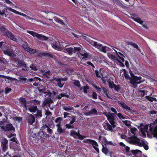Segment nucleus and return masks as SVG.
<instances>
[{"label": "nucleus", "instance_id": "nucleus-1", "mask_svg": "<svg viewBox=\"0 0 157 157\" xmlns=\"http://www.w3.org/2000/svg\"><path fill=\"white\" fill-rule=\"evenodd\" d=\"M130 139L132 140L129 141L130 143L136 145L140 147L143 146L146 150H147L148 149V146L146 144L143 140H142L141 142H140V139L136 136L134 135L133 136H131L130 137Z\"/></svg>", "mask_w": 157, "mask_h": 157}, {"label": "nucleus", "instance_id": "nucleus-2", "mask_svg": "<svg viewBox=\"0 0 157 157\" xmlns=\"http://www.w3.org/2000/svg\"><path fill=\"white\" fill-rule=\"evenodd\" d=\"M38 139L39 143H43L45 140L49 137V136L46 132L43 131V129L41 128L40 131L37 133Z\"/></svg>", "mask_w": 157, "mask_h": 157}, {"label": "nucleus", "instance_id": "nucleus-3", "mask_svg": "<svg viewBox=\"0 0 157 157\" xmlns=\"http://www.w3.org/2000/svg\"><path fill=\"white\" fill-rule=\"evenodd\" d=\"M131 78L130 80V83L133 86H135L136 84H140L142 83V82L140 80L141 77H139L136 76L132 72H130Z\"/></svg>", "mask_w": 157, "mask_h": 157}, {"label": "nucleus", "instance_id": "nucleus-4", "mask_svg": "<svg viewBox=\"0 0 157 157\" xmlns=\"http://www.w3.org/2000/svg\"><path fill=\"white\" fill-rule=\"evenodd\" d=\"M2 50L3 53L10 57H14L16 56V54L10 47L8 46H4L2 48Z\"/></svg>", "mask_w": 157, "mask_h": 157}, {"label": "nucleus", "instance_id": "nucleus-5", "mask_svg": "<svg viewBox=\"0 0 157 157\" xmlns=\"http://www.w3.org/2000/svg\"><path fill=\"white\" fill-rule=\"evenodd\" d=\"M84 143L90 144L92 145L93 148L98 153L99 152V150L98 148L96 147L98 146V144L97 142L94 140L90 139H85L83 141Z\"/></svg>", "mask_w": 157, "mask_h": 157}, {"label": "nucleus", "instance_id": "nucleus-6", "mask_svg": "<svg viewBox=\"0 0 157 157\" xmlns=\"http://www.w3.org/2000/svg\"><path fill=\"white\" fill-rule=\"evenodd\" d=\"M114 113H109L108 114L106 115V116L107 117V119L109 121V123L113 125V126H116L115 124V121H116V119L114 117Z\"/></svg>", "mask_w": 157, "mask_h": 157}, {"label": "nucleus", "instance_id": "nucleus-7", "mask_svg": "<svg viewBox=\"0 0 157 157\" xmlns=\"http://www.w3.org/2000/svg\"><path fill=\"white\" fill-rule=\"evenodd\" d=\"M70 135L75 139L78 138L80 140H83L86 136L81 135L80 133V131L78 130L77 132H75L74 130H72L71 131Z\"/></svg>", "mask_w": 157, "mask_h": 157}, {"label": "nucleus", "instance_id": "nucleus-8", "mask_svg": "<svg viewBox=\"0 0 157 157\" xmlns=\"http://www.w3.org/2000/svg\"><path fill=\"white\" fill-rule=\"evenodd\" d=\"M16 63L18 67H24V68L22 69V71H26L27 70V64L25 63L24 60L19 59L17 61Z\"/></svg>", "mask_w": 157, "mask_h": 157}, {"label": "nucleus", "instance_id": "nucleus-9", "mask_svg": "<svg viewBox=\"0 0 157 157\" xmlns=\"http://www.w3.org/2000/svg\"><path fill=\"white\" fill-rule=\"evenodd\" d=\"M2 129L5 132L7 131H15V128L11 123L6 124L4 126L2 127Z\"/></svg>", "mask_w": 157, "mask_h": 157}, {"label": "nucleus", "instance_id": "nucleus-10", "mask_svg": "<svg viewBox=\"0 0 157 157\" xmlns=\"http://www.w3.org/2000/svg\"><path fill=\"white\" fill-rule=\"evenodd\" d=\"M37 139V134L36 135L35 133L32 132L29 134V136L28 137L29 140L33 142L37 143H39L38 140Z\"/></svg>", "mask_w": 157, "mask_h": 157}, {"label": "nucleus", "instance_id": "nucleus-11", "mask_svg": "<svg viewBox=\"0 0 157 157\" xmlns=\"http://www.w3.org/2000/svg\"><path fill=\"white\" fill-rule=\"evenodd\" d=\"M104 73V70L103 68H101L99 71L95 70L94 75L96 78H100L103 77Z\"/></svg>", "mask_w": 157, "mask_h": 157}, {"label": "nucleus", "instance_id": "nucleus-12", "mask_svg": "<svg viewBox=\"0 0 157 157\" xmlns=\"http://www.w3.org/2000/svg\"><path fill=\"white\" fill-rule=\"evenodd\" d=\"M8 144L7 140L6 138L3 139L1 143L2 150L3 152H5L8 149Z\"/></svg>", "mask_w": 157, "mask_h": 157}, {"label": "nucleus", "instance_id": "nucleus-13", "mask_svg": "<svg viewBox=\"0 0 157 157\" xmlns=\"http://www.w3.org/2000/svg\"><path fill=\"white\" fill-rule=\"evenodd\" d=\"M104 128L107 130L111 132H113V128H114L116 126L113 127L112 124H110L108 121H105L103 124Z\"/></svg>", "mask_w": 157, "mask_h": 157}, {"label": "nucleus", "instance_id": "nucleus-14", "mask_svg": "<svg viewBox=\"0 0 157 157\" xmlns=\"http://www.w3.org/2000/svg\"><path fill=\"white\" fill-rule=\"evenodd\" d=\"M4 35L6 36L11 40L15 41H16L17 40V39L15 37L14 34L8 30H6L5 33Z\"/></svg>", "mask_w": 157, "mask_h": 157}, {"label": "nucleus", "instance_id": "nucleus-15", "mask_svg": "<svg viewBox=\"0 0 157 157\" xmlns=\"http://www.w3.org/2000/svg\"><path fill=\"white\" fill-rule=\"evenodd\" d=\"M120 106L124 109L126 110L128 112H132V109L130 107H129L124 102L121 101L119 103Z\"/></svg>", "mask_w": 157, "mask_h": 157}, {"label": "nucleus", "instance_id": "nucleus-16", "mask_svg": "<svg viewBox=\"0 0 157 157\" xmlns=\"http://www.w3.org/2000/svg\"><path fill=\"white\" fill-rule=\"evenodd\" d=\"M35 121V119L34 116L31 114H29L27 117V122L29 124L32 125L34 123Z\"/></svg>", "mask_w": 157, "mask_h": 157}, {"label": "nucleus", "instance_id": "nucleus-17", "mask_svg": "<svg viewBox=\"0 0 157 157\" xmlns=\"http://www.w3.org/2000/svg\"><path fill=\"white\" fill-rule=\"evenodd\" d=\"M40 56L41 57H45L48 58L53 57V56L51 53L41 52L40 53Z\"/></svg>", "mask_w": 157, "mask_h": 157}, {"label": "nucleus", "instance_id": "nucleus-18", "mask_svg": "<svg viewBox=\"0 0 157 157\" xmlns=\"http://www.w3.org/2000/svg\"><path fill=\"white\" fill-rule=\"evenodd\" d=\"M41 128L43 130L46 128H47V131L51 135L52 134V130L50 129L47 124H43Z\"/></svg>", "mask_w": 157, "mask_h": 157}, {"label": "nucleus", "instance_id": "nucleus-19", "mask_svg": "<svg viewBox=\"0 0 157 157\" xmlns=\"http://www.w3.org/2000/svg\"><path fill=\"white\" fill-rule=\"evenodd\" d=\"M56 126L57 127V131L58 132L59 134L64 133L65 132V130L61 127V125L56 124Z\"/></svg>", "mask_w": 157, "mask_h": 157}, {"label": "nucleus", "instance_id": "nucleus-20", "mask_svg": "<svg viewBox=\"0 0 157 157\" xmlns=\"http://www.w3.org/2000/svg\"><path fill=\"white\" fill-rule=\"evenodd\" d=\"M55 80L57 82V86L59 88H62L64 85V83H62V82L61 81V80H60V78H56L55 79Z\"/></svg>", "mask_w": 157, "mask_h": 157}, {"label": "nucleus", "instance_id": "nucleus-21", "mask_svg": "<svg viewBox=\"0 0 157 157\" xmlns=\"http://www.w3.org/2000/svg\"><path fill=\"white\" fill-rule=\"evenodd\" d=\"M97 113V110L95 109H92L88 112L86 113L85 115H90L92 114H96Z\"/></svg>", "mask_w": 157, "mask_h": 157}, {"label": "nucleus", "instance_id": "nucleus-22", "mask_svg": "<svg viewBox=\"0 0 157 157\" xmlns=\"http://www.w3.org/2000/svg\"><path fill=\"white\" fill-rule=\"evenodd\" d=\"M126 44L128 45H132L134 48H136L138 50L140 51V49L139 48L138 45L136 44L130 42H127Z\"/></svg>", "mask_w": 157, "mask_h": 157}, {"label": "nucleus", "instance_id": "nucleus-23", "mask_svg": "<svg viewBox=\"0 0 157 157\" xmlns=\"http://www.w3.org/2000/svg\"><path fill=\"white\" fill-rule=\"evenodd\" d=\"M59 42H57L54 41H53L52 44V47L55 49L59 48Z\"/></svg>", "mask_w": 157, "mask_h": 157}, {"label": "nucleus", "instance_id": "nucleus-24", "mask_svg": "<svg viewBox=\"0 0 157 157\" xmlns=\"http://www.w3.org/2000/svg\"><path fill=\"white\" fill-rule=\"evenodd\" d=\"M27 32L34 37H39V34L33 31L27 30Z\"/></svg>", "mask_w": 157, "mask_h": 157}, {"label": "nucleus", "instance_id": "nucleus-25", "mask_svg": "<svg viewBox=\"0 0 157 157\" xmlns=\"http://www.w3.org/2000/svg\"><path fill=\"white\" fill-rule=\"evenodd\" d=\"M151 132L154 137H155L157 139V127H155L153 130Z\"/></svg>", "mask_w": 157, "mask_h": 157}, {"label": "nucleus", "instance_id": "nucleus-26", "mask_svg": "<svg viewBox=\"0 0 157 157\" xmlns=\"http://www.w3.org/2000/svg\"><path fill=\"white\" fill-rule=\"evenodd\" d=\"M131 18L134 21L140 23V24H142L143 23V21H141V19L140 18L131 17Z\"/></svg>", "mask_w": 157, "mask_h": 157}, {"label": "nucleus", "instance_id": "nucleus-27", "mask_svg": "<svg viewBox=\"0 0 157 157\" xmlns=\"http://www.w3.org/2000/svg\"><path fill=\"white\" fill-rule=\"evenodd\" d=\"M54 19L55 21L57 22V23L60 24L62 25H64V23L63 22V21L61 19L57 17H54Z\"/></svg>", "mask_w": 157, "mask_h": 157}, {"label": "nucleus", "instance_id": "nucleus-28", "mask_svg": "<svg viewBox=\"0 0 157 157\" xmlns=\"http://www.w3.org/2000/svg\"><path fill=\"white\" fill-rule=\"evenodd\" d=\"M63 109L66 111H69L74 110V108L72 106H68V107L66 106H63Z\"/></svg>", "mask_w": 157, "mask_h": 157}, {"label": "nucleus", "instance_id": "nucleus-29", "mask_svg": "<svg viewBox=\"0 0 157 157\" xmlns=\"http://www.w3.org/2000/svg\"><path fill=\"white\" fill-rule=\"evenodd\" d=\"M123 70L124 71V75L125 79L127 80L129 79L130 80L131 78L130 77L129 75L128 74V72H127L126 70L124 69H123Z\"/></svg>", "mask_w": 157, "mask_h": 157}, {"label": "nucleus", "instance_id": "nucleus-30", "mask_svg": "<svg viewBox=\"0 0 157 157\" xmlns=\"http://www.w3.org/2000/svg\"><path fill=\"white\" fill-rule=\"evenodd\" d=\"M63 120V118L62 117H58L56 119L55 122L58 124H57L61 125Z\"/></svg>", "mask_w": 157, "mask_h": 157}, {"label": "nucleus", "instance_id": "nucleus-31", "mask_svg": "<svg viewBox=\"0 0 157 157\" xmlns=\"http://www.w3.org/2000/svg\"><path fill=\"white\" fill-rule=\"evenodd\" d=\"M102 148L101 150L104 153L105 155H106L109 152V149L106 147H105L102 145Z\"/></svg>", "mask_w": 157, "mask_h": 157}, {"label": "nucleus", "instance_id": "nucleus-32", "mask_svg": "<svg viewBox=\"0 0 157 157\" xmlns=\"http://www.w3.org/2000/svg\"><path fill=\"white\" fill-rule=\"evenodd\" d=\"M29 109L31 112L35 113L37 110V108L36 106H33L29 108Z\"/></svg>", "mask_w": 157, "mask_h": 157}, {"label": "nucleus", "instance_id": "nucleus-33", "mask_svg": "<svg viewBox=\"0 0 157 157\" xmlns=\"http://www.w3.org/2000/svg\"><path fill=\"white\" fill-rule=\"evenodd\" d=\"M66 50L70 55H71L73 54V48L71 47L67 48H66Z\"/></svg>", "mask_w": 157, "mask_h": 157}, {"label": "nucleus", "instance_id": "nucleus-34", "mask_svg": "<svg viewBox=\"0 0 157 157\" xmlns=\"http://www.w3.org/2000/svg\"><path fill=\"white\" fill-rule=\"evenodd\" d=\"M148 128V125H146L144 126L143 128H141L140 130L142 132H147Z\"/></svg>", "mask_w": 157, "mask_h": 157}, {"label": "nucleus", "instance_id": "nucleus-35", "mask_svg": "<svg viewBox=\"0 0 157 157\" xmlns=\"http://www.w3.org/2000/svg\"><path fill=\"white\" fill-rule=\"evenodd\" d=\"M22 47L26 51L28 52L29 49H30V48L28 46V44L26 43V44H23L22 45Z\"/></svg>", "mask_w": 157, "mask_h": 157}, {"label": "nucleus", "instance_id": "nucleus-36", "mask_svg": "<svg viewBox=\"0 0 157 157\" xmlns=\"http://www.w3.org/2000/svg\"><path fill=\"white\" fill-rule=\"evenodd\" d=\"M145 97L147 100L151 102H153V101H157V100L156 98L153 97H150L149 96H146Z\"/></svg>", "mask_w": 157, "mask_h": 157}, {"label": "nucleus", "instance_id": "nucleus-37", "mask_svg": "<svg viewBox=\"0 0 157 157\" xmlns=\"http://www.w3.org/2000/svg\"><path fill=\"white\" fill-rule=\"evenodd\" d=\"M39 37H37V38H39V39L42 40H48V37L45 36H44L41 35L40 34H39Z\"/></svg>", "mask_w": 157, "mask_h": 157}, {"label": "nucleus", "instance_id": "nucleus-38", "mask_svg": "<svg viewBox=\"0 0 157 157\" xmlns=\"http://www.w3.org/2000/svg\"><path fill=\"white\" fill-rule=\"evenodd\" d=\"M118 53L121 56H120L118 55L117 54L118 57L123 62H124V57H125V56L121 52H119Z\"/></svg>", "mask_w": 157, "mask_h": 157}, {"label": "nucleus", "instance_id": "nucleus-39", "mask_svg": "<svg viewBox=\"0 0 157 157\" xmlns=\"http://www.w3.org/2000/svg\"><path fill=\"white\" fill-rule=\"evenodd\" d=\"M66 71H67V73L69 75H72L74 74V70L71 68H67L66 69Z\"/></svg>", "mask_w": 157, "mask_h": 157}, {"label": "nucleus", "instance_id": "nucleus-40", "mask_svg": "<svg viewBox=\"0 0 157 157\" xmlns=\"http://www.w3.org/2000/svg\"><path fill=\"white\" fill-rule=\"evenodd\" d=\"M36 113L35 114V116L37 117H40L42 116L41 110H37Z\"/></svg>", "mask_w": 157, "mask_h": 157}, {"label": "nucleus", "instance_id": "nucleus-41", "mask_svg": "<svg viewBox=\"0 0 157 157\" xmlns=\"http://www.w3.org/2000/svg\"><path fill=\"white\" fill-rule=\"evenodd\" d=\"M139 92L141 95L142 97H144L145 95H147L146 93L147 91L145 90H141L139 91Z\"/></svg>", "mask_w": 157, "mask_h": 157}, {"label": "nucleus", "instance_id": "nucleus-42", "mask_svg": "<svg viewBox=\"0 0 157 157\" xmlns=\"http://www.w3.org/2000/svg\"><path fill=\"white\" fill-rule=\"evenodd\" d=\"M131 151L132 154L134 155H136L138 154V153L142 152L141 151L139 150H132Z\"/></svg>", "mask_w": 157, "mask_h": 157}, {"label": "nucleus", "instance_id": "nucleus-43", "mask_svg": "<svg viewBox=\"0 0 157 157\" xmlns=\"http://www.w3.org/2000/svg\"><path fill=\"white\" fill-rule=\"evenodd\" d=\"M113 88L117 92H119L121 89L120 86L119 85H117L115 84Z\"/></svg>", "mask_w": 157, "mask_h": 157}, {"label": "nucleus", "instance_id": "nucleus-44", "mask_svg": "<svg viewBox=\"0 0 157 157\" xmlns=\"http://www.w3.org/2000/svg\"><path fill=\"white\" fill-rule=\"evenodd\" d=\"M38 80L39 81H41V80L40 78L38 77H35L33 78H31L30 79V81L31 82L33 81H36Z\"/></svg>", "mask_w": 157, "mask_h": 157}, {"label": "nucleus", "instance_id": "nucleus-45", "mask_svg": "<svg viewBox=\"0 0 157 157\" xmlns=\"http://www.w3.org/2000/svg\"><path fill=\"white\" fill-rule=\"evenodd\" d=\"M74 82V85L77 86V87L79 88L81 87V85L80 84V82L78 80H75Z\"/></svg>", "mask_w": 157, "mask_h": 157}, {"label": "nucleus", "instance_id": "nucleus-46", "mask_svg": "<svg viewBox=\"0 0 157 157\" xmlns=\"http://www.w3.org/2000/svg\"><path fill=\"white\" fill-rule=\"evenodd\" d=\"M67 117H71V121H70V124H72L75 121V118L76 117V116H74L72 117H71L70 116H67Z\"/></svg>", "mask_w": 157, "mask_h": 157}, {"label": "nucleus", "instance_id": "nucleus-47", "mask_svg": "<svg viewBox=\"0 0 157 157\" xmlns=\"http://www.w3.org/2000/svg\"><path fill=\"white\" fill-rule=\"evenodd\" d=\"M19 101L22 104L24 105V104H26L27 101L25 98H20L19 100Z\"/></svg>", "mask_w": 157, "mask_h": 157}, {"label": "nucleus", "instance_id": "nucleus-48", "mask_svg": "<svg viewBox=\"0 0 157 157\" xmlns=\"http://www.w3.org/2000/svg\"><path fill=\"white\" fill-rule=\"evenodd\" d=\"M72 124H66V128L68 129H72L74 128V126Z\"/></svg>", "mask_w": 157, "mask_h": 157}, {"label": "nucleus", "instance_id": "nucleus-49", "mask_svg": "<svg viewBox=\"0 0 157 157\" xmlns=\"http://www.w3.org/2000/svg\"><path fill=\"white\" fill-rule=\"evenodd\" d=\"M7 11V9L5 8V7L4 8L3 7L2 9V11L1 10H0V14L3 15L4 14H5V15H6V14H5V12ZM6 17V16H5Z\"/></svg>", "mask_w": 157, "mask_h": 157}, {"label": "nucleus", "instance_id": "nucleus-50", "mask_svg": "<svg viewBox=\"0 0 157 157\" xmlns=\"http://www.w3.org/2000/svg\"><path fill=\"white\" fill-rule=\"evenodd\" d=\"M108 84L109 87L111 89L113 88L114 85H115V84H114L113 81H112L111 82H109Z\"/></svg>", "mask_w": 157, "mask_h": 157}, {"label": "nucleus", "instance_id": "nucleus-51", "mask_svg": "<svg viewBox=\"0 0 157 157\" xmlns=\"http://www.w3.org/2000/svg\"><path fill=\"white\" fill-rule=\"evenodd\" d=\"M30 68L31 69V70L35 71L37 70L36 67L34 66L33 64H32L30 66Z\"/></svg>", "mask_w": 157, "mask_h": 157}, {"label": "nucleus", "instance_id": "nucleus-52", "mask_svg": "<svg viewBox=\"0 0 157 157\" xmlns=\"http://www.w3.org/2000/svg\"><path fill=\"white\" fill-rule=\"evenodd\" d=\"M81 48L80 47H74L73 49V52L74 53H76L77 52H80L81 50Z\"/></svg>", "mask_w": 157, "mask_h": 157}, {"label": "nucleus", "instance_id": "nucleus-53", "mask_svg": "<svg viewBox=\"0 0 157 157\" xmlns=\"http://www.w3.org/2000/svg\"><path fill=\"white\" fill-rule=\"evenodd\" d=\"M80 55L83 57L84 58H86L89 57V55L88 53H81Z\"/></svg>", "mask_w": 157, "mask_h": 157}, {"label": "nucleus", "instance_id": "nucleus-54", "mask_svg": "<svg viewBox=\"0 0 157 157\" xmlns=\"http://www.w3.org/2000/svg\"><path fill=\"white\" fill-rule=\"evenodd\" d=\"M9 10L10 11L15 13L18 14V15H19V13H20V12H19L17 11L16 10H15L14 9H12L11 8H10L9 9Z\"/></svg>", "mask_w": 157, "mask_h": 157}, {"label": "nucleus", "instance_id": "nucleus-55", "mask_svg": "<svg viewBox=\"0 0 157 157\" xmlns=\"http://www.w3.org/2000/svg\"><path fill=\"white\" fill-rule=\"evenodd\" d=\"M28 52L30 54H32L36 53V51L35 49H33L30 48V49H29V51H28Z\"/></svg>", "mask_w": 157, "mask_h": 157}, {"label": "nucleus", "instance_id": "nucleus-56", "mask_svg": "<svg viewBox=\"0 0 157 157\" xmlns=\"http://www.w3.org/2000/svg\"><path fill=\"white\" fill-rule=\"evenodd\" d=\"M92 98L94 99H97V94L95 92L93 91L92 94Z\"/></svg>", "mask_w": 157, "mask_h": 157}, {"label": "nucleus", "instance_id": "nucleus-57", "mask_svg": "<svg viewBox=\"0 0 157 157\" xmlns=\"http://www.w3.org/2000/svg\"><path fill=\"white\" fill-rule=\"evenodd\" d=\"M117 117L120 119H125V118L124 117V116L121 113H119L117 114Z\"/></svg>", "mask_w": 157, "mask_h": 157}, {"label": "nucleus", "instance_id": "nucleus-58", "mask_svg": "<svg viewBox=\"0 0 157 157\" xmlns=\"http://www.w3.org/2000/svg\"><path fill=\"white\" fill-rule=\"evenodd\" d=\"M7 30L6 28L3 26H0V31L1 32H4L5 33Z\"/></svg>", "mask_w": 157, "mask_h": 157}, {"label": "nucleus", "instance_id": "nucleus-59", "mask_svg": "<svg viewBox=\"0 0 157 157\" xmlns=\"http://www.w3.org/2000/svg\"><path fill=\"white\" fill-rule=\"evenodd\" d=\"M105 78V77H104V75L103 76V77H101V80L102 81V83L105 84H106L107 82V81H106L105 79H104Z\"/></svg>", "mask_w": 157, "mask_h": 157}, {"label": "nucleus", "instance_id": "nucleus-60", "mask_svg": "<svg viewBox=\"0 0 157 157\" xmlns=\"http://www.w3.org/2000/svg\"><path fill=\"white\" fill-rule=\"evenodd\" d=\"M102 45L100 44H98V43L97 44H96V46H95V47L96 48H98V49H99V50H101V47H102Z\"/></svg>", "mask_w": 157, "mask_h": 157}, {"label": "nucleus", "instance_id": "nucleus-61", "mask_svg": "<svg viewBox=\"0 0 157 157\" xmlns=\"http://www.w3.org/2000/svg\"><path fill=\"white\" fill-rule=\"evenodd\" d=\"M13 119L14 120H15L18 121H21L22 120V118L21 117H14Z\"/></svg>", "mask_w": 157, "mask_h": 157}, {"label": "nucleus", "instance_id": "nucleus-62", "mask_svg": "<svg viewBox=\"0 0 157 157\" xmlns=\"http://www.w3.org/2000/svg\"><path fill=\"white\" fill-rule=\"evenodd\" d=\"M60 96L62 97H66L67 98H68L69 96L67 93H61L60 94Z\"/></svg>", "mask_w": 157, "mask_h": 157}, {"label": "nucleus", "instance_id": "nucleus-63", "mask_svg": "<svg viewBox=\"0 0 157 157\" xmlns=\"http://www.w3.org/2000/svg\"><path fill=\"white\" fill-rule=\"evenodd\" d=\"M11 88H9L8 87H6L5 88V94H8L10 91H11Z\"/></svg>", "mask_w": 157, "mask_h": 157}, {"label": "nucleus", "instance_id": "nucleus-64", "mask_svg": "<svg viewBox=\"0 0 157 157\" xmlns=\"http://www.w3.org/2000/svg\"><path fill=\"white\" fill-rule=\"evenodd\" d=\"M34 103L36 105H39L40 104V102L38 100H37L36 99L33 100Z\"/></svg>", "mask_w": 157, "mask_h": 157}]
</instances>
